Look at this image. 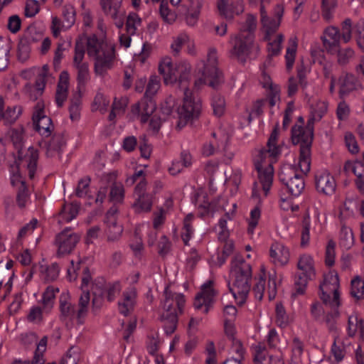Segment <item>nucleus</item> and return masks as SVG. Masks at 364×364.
Masks as SVG:
<instances>
[{
	"instance_id": "nucleus-1",
	"label": "nucleus",
	"mask_w": 364,
	"mask_h": 364,
	"mask_svg": "<svg viewBox=\"0 0 364 364\" xmlns=\"http://www.w3.org/2000/svg\"><path fill=\"white\" fill-rule=\"evenodd\" d=\"M159 72L166 85L178 83L183 92V105L178 108V121L176 127L181 129L189 122L198 118L201 112V101L188 89L191 79V65L181 62L175 65L169 57L164 58L159 65Z\"/></svg>"
},
{
	"instance_id": "nucleus-2",
	"label": "nucleus",
	"mask_w": 364,
	"mask_h": 364,
	"mask_svg": "<svg viewBox=\"0 0 364 364\" xmlns=\"http://www.w3.org/2000/svg\"><path fill=\"white\" fill-rule=\"evenodd\" d=\"M229 289L240 305L243 304L250 290L252 267L241 256H235L231 263Z\"/></svg>"
},
{
	"instance_id": "nucleus-3",
	"label": "nucleus",
	"mask_w": 364,
	"mask_h": 364,
	"mask_svg": "<svg viewBox=\"0 0 364 364\" xmlns=\"http://www.w3.org/2000/svg\"><path fill=\"white\" fill-rule=\"evenodd\" d=\"M87 53L95 61L94 70L97 75L103 76L114 67L116 59L114 44L93 36L87 39Z\"/></svg>"
},
{
	"instance_id": "nucleus-4",
	"label": "nucleus",
	"mask_w": 364,
	"mask_h": 364,
	"mask_svg": "<svg viewBox=\"0 0 364 364\" xmlns=\"http://www.w3.org/2000/svg\"><path fill=\"white\" fill-rule=\"evenodd\" d=\"M314 129V126L308 122L304 127L301 125H294L291 128V141L294 145L299 146V166L304 174L310 171Z\"/></svg>"
},
{
	"instance_id": "nucleus-5",
	"label": "nucleus",
	"mask_w": 364,
	"mask_h": 364,
	"mask_svg": "<svg viewBox=\"0 0 364 364\" xmlns=\"http://www.w3.org/2000/svg\"><path fill=\"white\" fill-rule=\"evenodd\" d=\"M164 299L162 301L163 311L160 321L163 323L164 328L167 335L172 334L177 328L178 313L183 312L186 300L183 294L171 292L168 288L164 291Z\"/></svg>"
},
{
	"instance_id": "nucleus-6",
	"label": "nucleus",
	"mask_w": 364,
	"mask_h": 364,
	"mask_svg": "<svg viewBox=\"0 0 364 364\" xmlns=\"http://www.w3.org/2000/svg\"><path fill=\"white\" fill-rule=\"evenodd\" d=\"M90 295L89 291H83L79 299L78 309L75 311V306L68 301V295H62L60 298V318L73 320L76 317L77 323H83L84 318L87 316Z\"/></svg>"
},
{
	"instance_id": "nucleus-7",
	"label": "nucleus",
	"mask_w": 364,
	"mask_h": 364,
	"mask_svg": "<svg viewBox=\"0 0 364 364\" xmlns=\"http://www.w3.org/2000/svg\"><path fill=\"white\" fill-rule=\"evenodd\" d=\"M218 58L214 49L210 50L208 54L207 63L203 65L202 77L195 81L194 85L199 89L203 84L216 89L223 82V75L217 68Z\"/></svg>"
},
{
	"instance_id": "nucleus-8",
	"label": "nucleus",
	"mask_w": 364,
	"mask_h": 364,
	"mask_svg": "<svg viewBox=\"0 0 364 364\" xmlns=\"http://www.w3.org/2000/svg\"><path fill=\"white\" fill-rule=\"evenodd\" d=\"M279 178L293 196H299L304 189L305 183L303 176L293 166H283L280 169Z\"/></svg>"
},
{
	"instance_id": "nucleus-9",
	"label": "nucleus",
	"mask_w": 364,
	"mask_h": 364,
	"mask_svg": "<svg viewBox=\"0 0 364 364\" xmlns=\"http://www.w3.org/2000/svg\"><path fill=\"white\" fill-rule=\"evenodd\" d=\"M339 279L337 274H328L324 278L323 283L319 286L321 291L320 298L323 302L329 304L333 308H338L339 301Z\"/></svg>"
},
{
	"instance_id": "nucleus-10",
	"label": "nucleus",
	"mask_w": 364,
	"mask_h": 364,
	"mask_svg": "<svg viewBox=\"0 0 364 364\" xmlns=\"http://www.w3.org/2000/svg\"><path fill=\"white\" fill-rule=\"evenodd\" d=\"M80 240V235L71 228H66L55 236V245L57 247V256L60 257L70 254Z\"/></svg>"
},
{
	"instance_id": "nucleus-11",
	"label": "nucleus",
	"mask_w": 364,
	"mask_h": 364,
	"mask_svg": "<svg viewBox=\"0 0 364 364\" xmlns=\"http://www.w3.org/2000/svg\"><path fill=\"white\" fill-rule=\"evenodd\" d=\"M85 46L81 40H77L75 46V55L73 65L76 69L78 86L84 85L89 80L88 63L83 62Z\"/></svg>"
},
{
	"instance_id": "nucleus-12",
	"label": "nucleus",
	"mask_w": 364,
	"mask_h": 364,
	"mask_svg": "<svg viewBox=\"0 0 364 364\" xmlns=\"http://www.w3.org/2000/svg\"><path fill=\"white\" fill-rule=\"evenodd\" d=\"M147 181L142 178L134 188V196L135 198L133 208L138 213L149 212L153 204L152 194L146 193Z\"/></svg>"
},
{
	"instance_id": "nucleus-13",
	"label": "nucleus",
	"mask_w": 364,
	"mask_h": 364,
	"mask_svg": "<svg viewBox=\"0 0 364 364\" xmlns=\"http://www.w3.org/2000/svg\"><path fill=\"white\" fill-rule=\"evenodd\" d=\"M122 0H100L105 15L109 17L114 25L121 28L124 25L125 12L122 9Z\"/></svg>"
},
{
	"instance_id": "nucleus-14",
	"label": "nucleus",
	"mask_w": 364,
	"mask_h": 364,
	"mask_svg": "<svg viewBox=\"0 0 364 364\" xmlns=\"http://www.w3.org/2000/svg\"><path fill=\"white\" fill-rule=\"evenodd\" d=\"M33 114L35 129L43 136H49L54 129L51 119L44 114L43 105L38 102Z\"/></svg>"
},
{
	"instance_id": "nucleus-15",
	"label": "nucleus",
	"mask_w": 364,
	"mask_h": 364,
	"mask_svg": "<svg viewBox=\"0 0 364 364\" xmlns=\"http://www.w3.org/2000/svg\"><path fill=\"white\" fill-rule=\"evenodd\" d=\"M213 282L208 281L201 287L200 291L196 296L194 306L196 309H201L203 306V312L207 314L211 308L216 292L213 287Z\"/></svg>"
},
{
	"instance_id": "nucleus-16",
	"label": "nucleus",
	"mask_w": 364,
	"mask_h": 364,
	"mask_svg": "<svg viewBox=\"0 0 364 364\" xmlns=\"http://www.w3.org/2000/svg\"><path fill=\"white\" fill-rule=\"evenodd\" d=\"M255 38L251 35L247 36L238 33L232 39V49L231 53L235 55L238 59L245 60L248 56L254 46Z\"/></svg>"
},
{
	"instance_id": "nucleus-17",
	"label": "nucleus",
	"mask_w": 364,
	"mask_h": 364,
	"mask_svg": "<svg viewBox=\"0 0 364 364\" xmlns=\"http://www.w3.org/2000/svg\"><path fill=\"white\" fill-rule=\"evenodd\" d=\"M315 183L316 190L325 195H332L336 187L334 178L326 171H318L316 173Z\"/></svg>"
},
{
	"instance_id": "nucleus-18",
	"label": "nucleus",
	"mask_w": 364,
	"mask_h": 364,
	"mask_svg": "<svg viewBox=\"0 0 364 364\" xmlns=\"http://www.w3.org/2000/svg\"><path fill=\"white\" fill-rule=\"evenodd\" d=\"M340 84L339 96L343 98L351 92L358 90L361 85L356 77L350 73L341 75L338 79Z\"/></svg>"
},
{
	"instance_id": "nucleus-19",
	"label": "nucleus",
	"mask_w": 364,
	"mask_h": 364,
	"mask_svg": "<svg viewBox=\"0 0 364 364\" xmlns=\"http://www.w3.org/2000/svg\"><path fill=\"white\" fill-rule=\"evenodd\" d=\"M255 168L258 172V177L259 182L262 185V189L264 192L265 196H267L270 188L272 184L274 168L272 164H268L265 168H262V166L259 161H255Z\"/></svg>"
},
{
	"instance_id": "nucleus-20",
	"label": "nucleus",
	"mask_w": 364,
	"mask_h": 364,
	"mask_svg": "<svg viewBox=\"0 0 364 364\" xmlns=\"http://www.w3.org/2000/svg\"><path fill=\"white\" fill-rule=\"evenodd\" d=\"M136 291L135 288H130L122 294V300L118 302L119 311L127 316L133 311L136 304Z\"/></svg>"
},
{
	"instance_id": "nucleus-21",
	"label": "nucleus",
	"mask_w": 364,
	"mask_h": 364,
	"mask_svg": "<svg viewBox=\"0 0 364 364\" xmlns=\"http://www.w3.org/2000/svg\"><path fill=\"white\" fill-rule=\"evenodd\" d=\"M339 30L336 27H328L324 32L323 43L328 52L333 53L339 47L341 39Z\"/></svg>"
},
{
	"instance_id": "nucleus-22",
	"label": "nucleus",
	"mask_w": 364,
	"mask_h": 364,
	"mask_svg": "<svg viewBox=\"0 0 364 364\" xmlns=\"http://www.w3.org/2000/svg\"><path fill=\"white\" fill-rule=\"evenodd\" d=\"M65 145V139L63 133H56L53 134L51 139L46 144V156L48 157H53L55 155L60 156Z\"/></svg>"
},
{
	"instance_id": "nucleus-23",
	"label": "nucleus",
	"mask_w": 364,
	"mask_h": 364,
	"mask_svg": "<svg viewBox=\"0 0 364 364\" xmlns=\"http://www.w3.org/2000/svg\"><path fill=\"white\" fill-rule=\"evenodd\" d=\"M270 257L274 263L279 265H285L289 259V250L281 243H274L269 250Z\"/></svg>"
},
{
	"instance_id": "nucleus-24",
	"label": "nucleus",
	"mask_w": 364,
	"mask_h": 364,
	"mask_svg": "<svg viewBox=\"0 0 364 364\" xmlns=\"http://www.w3.org/2000/svg\"><path fill=\"white\" fill-rule=\"evenodd\" d=\"M4 106V99L0 96V121L4 119L6 124H13L21 115L22 107L20 106L8 107L5 112H3Z\"/></svg>"
},
{
	"instance_id": "nucleus-25",
	"label": "nucleus",
	"mask_w": 364,
	"mask_h": 364,
	"mask_svg": "<svg viewBox=\"0 0 364 364\" xmlns=\"http://www.w3.org/2000/svg\"><path fill=\"white\" fill-rule=\"evenodd\" d=\"M278 136L277 128L275 127L272 131L267 143V149H262L259 151V156L261 159L265 158L267 154L269 156L275 157L279 154V147L277 146V140Z\"/></svg>"
},
{
	"instance_id": "nucleus-26",
	"label": "nucleus",
	"mask_w": 364,
	"mask_h": 364,
	"mask_svg": "<svg viewBox=\"0 0 364 364\" xmlns=\"http://www.w3.org/2000/svg\"><path fill=\"white\" fill-rule=\"evenodd\" d=\"M46 78L38 75L34 85L27 84L25 86L31 100L36 101L42 95L46 86Z\"/></svg>"
},
{
	"instance_id": "nucleus-27",
	"label": "nucleus",
	"mask_w": 364,
	"mask_h": 364,
	"mask_svg": "<svg viewBox=\"0 0 364 364\" xmlns=\"http://www.w3.org/2000/svg\"><path fill=\"white\" fill-rule=\"evenodd\" d=\"M107 235V240L109 242L118 241L123 232L122 225L117 223V221L111 220L110 223H106V229L105 230Z\"/></svg>"
},
{
	"instance_id": "nucleus-28",
	"label": "nucleus",
	"mask_w": 364,
	"mask_h": 364,
	"mask_svg": "<svg viewBox=\"0 0 364 364\" xmlns=\"http://www.w3.org/2000/svg\"><path fill=\"white\" fill-rule=\"evenodd\" d=\"M93 295L92 304L93 310L100 309L103 304L105 294H103V279L95 281L92 287Z\"/></svg>"
},
{
	"instance_id": "nucleus-29",
	"label": "nucleus",
	"mask_w": 364,
	"mask_h": 364,
	"mask_svg": "<svg viewBox=\"0 0 364 364\" xmlns=\"http://www.w3.org/2000/svg\"><path fill=\"white\" fill-rule=\"evenodd\" d=\"M38 160V151L33 148H29L28 153L25 156V161L26 162V167L28 171V176L31 179H33L35 176Z\"/></svg>"
},
{
	"instance_id": "nucleus-30",
	"label": "nucleus",
	"mask_w": 364,
	"mask_h": 364,
	"mask_svg": "<svg viewBox=\"0 0 364 364\" xmlns=\"http://www.w3.org/2000/svg\"><path fill=\"white\" fill-rule=\"evenodd\" d=\"M257 28V18L255 16L248 14L245 22L241 23L239 33L241 35H251L255 38V32Z\"/></svg>"
},
{
	"instance_id": "nucleus-31",
	"label": "nucleus",
	"mask_w": 364,
	"mask_h": 364,
	"mask_svg": "<svg viewBox=\"0 0 364 364\" xmlns=\"http://www.w3.org/2000/svg\"><path fill=\"white\" fill-rule=\"evenodd\" d=\"M10 43L0 38V71L4 70L9 63Z\"/></svg>"
},
{
	"instance_id": "nucleus-32",
	"label": "nucleus",
	"mask_w": 364,
	"mask_h": 364,
	"mask_svg": "<svg viewBox=\"0 0 364 364\" xmlns=\"http://www.w3.org/2000/svg\"><path fill=\"white\" fill-rule=\"evenodd\" d=\"M79 210L80 205L77 203L65 204L60 212V216L64 222L69 223L76 218Z\"/></svg>"
},
{
	"instance_id": "nucleus-33",
	"label": "nucleus",
	"mask_w": 364,
	"mask_h": 364,
	"mask_svg": "<svg viewBox=\"0 0 364 364\" xmlns=\"http://www.w3.org/2000/svg\"><path fill=\"white\" fill-rule=\"evenodd\" d=\"M263 78V87L269 88V92L268 94L269 104V106L272 107L279 101V89L277 86L273 85L269 76L264 75Z\"/></svg>"
},
{
	"instance_id": "nucleus-34",
	"label": "nucleus",
	"mask_w": 364,
	"mask_h": 364,
	"mask_svg": "<svg viewBox=\"0 0 364 364\" xmlns=\"http://www.w3.org/2000/svg\"><path fill=\"white\" fill-rule=\"evenodd\" d=\"M81 93L80 91L75 92L70 99L69 107L70 118L72 121L77 120L80 115Z\"/></svg>"
},
{
	"instance_id": "nucleus-35",
	"label": "nucleus",
	"mask_w": 364,
	"mask_h": 364,
	"mask_svg": "<svg viewBox=\"0 0 364 364\" xmlns=\"http://www.w3.org/2000/svg\"><path fill=\"white\" fill-rule=\"evenodd\" d=\"M353 244L354 237L352 230L350 228L343 225L340 232V246L346 250H349L353 247Z\"/></svg>"
},
{
	"instance_id": "nucleus-36",
	"label": "nucleus",
	"mask_w": 364,
	"mask_h": 364,
	"mask_svg": "<svg viewBox=\"0 0 364 364\" xmlns=\"http://www.w3.org/2000/svg\"><path fill=\"white\" fill-rule=\"evenodd\" d=\"M297 41L298 40L296 36L291 37L289 39V46L287 48V53L285 55L287 69H291L294 65L298 45Z\"/></svg>"
},
{
	"instance_id": "nucleus-37",
	"label": "nucleus",
	"mask_w": 364,
	"mask_h": 364,
	"mask_svg": "<svg viewBox=\"0 0 364 364\" xmlns=\"http://www.w3.org/2000/svg\"><path fill=\"white\" fill-rule=\"evenodd\" d=\"M41 272L43 275V279L47 282L55 280L60 272V267L56 262L52 263L49 266L41 265Z\"/></svg>"
},
{
	"instance_id": "nucleus-38",
	"label": "nucleus",
	"mask_w": 364,
	"mask_h": 364,
	"mask_svg": "<svg viewBox=\"0 0 364 364\" xmlns=\"http://www.w3.org/2000/svg\"><path fill=\"white\" fill-rule=\"evenodd\" d=\"M327 112V105L324 102H318L315 107H311V115L308 122L314 125L316 121H319Z\"/></svg>"
},
{
	"instance_id": "nucleus-39",
	"label": "nucleus",
	"mask_w": 364,
	"mask_h": 364,
	"mask_svg": "<svg viewBox=\"0 0 364 364\" xmlns=\"http://www.w3.org/2000/svg\"><path fill=\"white\" fill-rule=\"evenodd\" d=\"M193 218L194 215L192 213H189L183 220V227L181 231V238L186 245H188V242L193 233V229L191 225Z\"/></svg>"
},
{
	"instance_id": "nucleus-40",
	"label": "nucleus",
	"mask_w": 364,
	"mask_h": 364,
	"mask_svg": "<svg viewBox=\"0 0 364 364\" xmlns=\"http://www.w3.org/2000/svg\"><path fill=\"white\" fill-rule=\"evenodd\" d=\"M63 23L62 26L70 28L75 22V9L73 6L66 4L63 8Z\"/></svg>"
},
{
	"instance_id": "nucleus-41",
	"label": "nucleus",
	"mask_w": 364,
	"mask_h": 364,
	"mask_svg": "<svg viewBox=\"0 0 364 364\" xmlns=\"http://www.w3.org/2000/svg\"><path fill=\"white\" fill-rule=\"evenodd\" d=\"M350 295L356 300H360L364 295V282L359 277H355L350 282Z\"/></svg>"
},
{
	"instance_id": "nucleus-42",
	"label": "nucleus",
	"mask_w": 364,
	"mask_h": 364,
	"mask_svg": "<svg viewBox=\"0 0 364 364\" xmlns=\"http://www.w3.org/2000/svg\"><path fill=\"white\" fill-rule=\"evenodd\" d=\"M202 8V2L198 1L196 6H191V9L188 11L186 15V23L190 26H194L196 25L200 9Z\"/></svg>"
},
{
	"instance_id": "nucleus-43",
	"label": "nucleus",
	"mask_w": 364,
	"mask_h": 364,
	"mask_svg": "<svg viewBox=\"0 0 364 364\" xmlns=\"http://www.w3.org/2000/svg\"><path fill=\"white\" fill-rule=\"evenodd\" d=\"M310 216L309 214L306 215L302 220L301 230V246L306 247L310 240Z\"/></svg>"
},
{
	"instance_id": "nucleus-44",
	"label": "nucleus",
	"mask_w": 364,
	"mask_h": 364,
	"mask_svg": "<svg viewBox=\"0 0 364 364\" xmlns=\"http://www.w3.org/2000/svg\"><path fill=\"white\" fill-rule=\"evenodd\" d=\"M159 14L162 19L167 23L171 24L176 19V14L169 9L168 2L166 0L161 1Z\"/></svg>"
},
{
	"instance_id": "nucleus-45",
	"label": "nucleus",
	"mask_w": 364,
	"mask_h": 364,
	"mask_svg": "<svg viewBox=\"0 0 364 364\" xmlns=\"http://www.w3.org/2000/svg\"><path fill=\"white\" fill-rule=\"evenodd\" d=\"M120 290L121 287L119 282L105 284L103 281V294H105L108 301H114Z\"/></svg>"
},
{
	"instance_id": "nucleus-46",
	"label": "nucleus",
	"mask_w": 364,
	"mask_h": 364,
	"mask_svg": "<svg viewBox=\"0 0 364 364\" xmlns=\"http://www.w3.org/2000/svg\"><path fill=\"white\" fill-rule=\"evenodd\" d=\"M313 276V274H307L303 272H301L296 276L294 286L296 294H302L304 293L308 281L311 279Z\"/></svg>"
},
{
	"instance_id": "nucleus-47",
	"label": "nucleus",
	"mask_w": 364,
	"mask_h": 364,
	"mask_svg": "<svg viewBox=\"0 0 364 364\" xmlns=\"http://www.w3.org/2000/svg\"><path fill=\"white\" fill-rule=\"evenodd\" d=\"M298 269L304 274H310L314 275L313 267V259L310 255H302L297 264Z\"/></svg>"
},
{
	"instance_id": "nucleus-48",
	"label": "nucleus",
	"mask_w": 364,
	"mask_h": 364,
	"mask_svg": "<svg viewBox=\"0 0 364 364\" xmlns=\"http://www.w3.org/2000/svg\"><path fill=\"white\" fill-rule=\"evenodd\" d=\"M58 291V289H55L53 287H48L43 294L42 303L43 309L46 311H50L54 304L55 292Z\"/></svg>"
},
{
	"instance_id": "nucleus-49",
	"label": "nucleus",
	"mask_w": 364,
	"mask_h": 364,
	"mask_svg": "<svg viewBox=\"0 0 364 364\" xmlns=\"http://www.w3.org/2000/svg\"><path fill=\"white\" fill-rule=\"evenodd\" d=\"M337 53V61L340 65H346L354 57V50L350 48H345L339 49L337 48L336 51H333L332 54Z\"/></svg>"
},
{
	"instance_id": "nucleus-50",
	"label": "nucleus",
	"mask_w": 364,
	"mask_h": 364,
	"mask_svg": "<svg viewBox=\"0 0 364 364\" xmlns=\"http://www.w3.org/2000/svg\"><path fill=\"white\" fill-rule=\"evenodd\" d=\"M211 105L213 109V114L216 117H221L225 110V102L223 97L217 94L213 97Z\"/></svg>"
},
{
	"instance_id": "nucleus-51",
	"label": "nucleus",
	"mask_w": 364,
	"mask_h": 364,
	"mask_svg": "<svg viewBox=\"0 0 364 364\" xmlns=\"http://www.w3.org/2000/svg\"><path fill=\"white\" fill-rule=\"evenodd\" d=\"M22 38L29 43H36L42 38V33L34 25H30L24 31Z\"/></svg>"
},
{
	"instance_id": "nucleus-52",
	"label": "nucleus",
	"mask_w": 364,
	"mask_h": 364,
	"mask_svg": "<svg viewBox=\"0 0 364 364\" xmlns=\"http://www.w3.org/2000/svg\"><path fill=\"white\" fill-rule=\"evenodd\" d=\"M141 24V19L138 15L132 13L127 16L126 22V30L129 35H134L137 29V27Z\"/></svg>"
},
{
	"instance_id": "nucleus-53",
	"label": "nucleus",
	"mask_w": 364,
	"mask_h": 364,
	"mask_svg": "<svg viewBox=\"0 0 364 364\" xmlns=\"http://www.w3.org/2000/svg\"><path fill=\"white\" fill-rule=\"evenodd\" d=\"M361 323H363V325L362 326L364 327L363 319H358L356 315H351L348 317V333L349 336H353L355 334L357 329H359L360 332L361 333Z\"/></svg>"
},
{
	"instance_id": "nucleus-54",
	"label": "nucleus",
	"mask_w": 364,
	"mask_h": 364,
	"mask_svg": "<svg viewBox=\"0 0 364 364\" xmlns=\"http://www.w3.org/2000/svg\"><path fill=\"white\" fill-rule=\"evenodd\" d=\"M141 106V113L140 116V121L141 123H146L148 121L149 117L155 110L156 105L151 100H149V101L143 103Z\"/></svg>"
},
{
	"instance_id": "nucleus-55",
	"label": "nucleus",
	"mask_w": 364,
	"mask_h": 364,
	"mask_svg": "<svg viewBox=\"0 0 364 364\" xmlns=\"http://www.w3.org/2000/svg\"><path fill=\"white\" fill-rule=\"evenodd\" d=\"M284 41V36L282 34H278L277 38L271 42H269L267 50L269 55L271 56L277 55L280 53L282 49V43Z\"/></svg>"
},
{
	"instance_id": "nucleus-56",
	"label": "nucleus",
	"mask_w": 364,
	"mask_h": 364,
	"mask_svg": "<svg viewBox=\"0 0 364 364\" xmlns=\"http://www.w3.org/2000/svg\"><path fill=\"white\" fill-rule=\"evenodd\" d=\"M28 198V188L23 181H21V186L16 196V202L18 205L22 208L26 206L27 200Z\"/></svg>"
},
{
	"instance_id": "nucleus-57",
	"label": "nucleus",
	"mask_w": 364,
	"mask_h": 364,
	"mask_svg": "<svg viewBox=\"0 0 364 364\" xmlns=\"http://www.w3.org/2000/svg\"><path fill=\"white\" fill-rule=\"evenodd\" d=\"M267 22L262 23L263 27L265 28L266 36L265 40L270 41V35L273 34L278 29L280 22L279 20L270 19L269 17L267 18Z\"/></svg>"
},
{
	"instance_id": "nucleus-58",
	"label": "nucleus",
	"mask_w": 364,
	"mask_h": 364,
	"mask_svg": "<svg viewBox=\"0 0 364 364\" xmlns=\"http://www.w3.org/2000/svg\"><path fill=\"white\" fill-rule=\"evenodd\" d=\"M261 211L258 207H255L250 212V218L248 220V228L247 232L250 234H253L255 228L258 224V221L260 218Z\"/></svg>"
},
{
	"instance_id": "nucleus-59",
	"label": "nucleus",
	"mask_w": 364,
	"mask_h": 364,
	"mask_svg": "<svg viewBox=\"0 0 364 364\" xmlns=\"http://www.w3.org/2000/svg\"><path fill=\"white\" fill-rule=\"evenodd\" d=\"M108 105L109 100L106 99L103 94L98 92L95 97L92 105V111H96L98 109L105 111Z\"/></svg>"
},
{
	"instance_id": "nucleus-60",
	"label": "nucleus",
	"mask_w": 364,
	"mask_h": 364,
	"mask_svg": "<svg viewBox=\"0 0 364 364\" xmlns=\"http://www.w3.org/2000/svg\"><path fill=\"white\" fill-rule=\"evenodd\" d=\"M124 189L122 184H113L110 189L109 198L114 202H121L123 200Z\"/></svg>"
},
{
	"instance_id": "nucleus-61",
	"label": "nucleus",
	"mask_w": 364,
	"mask_h": 364,
	"mask_svg": "<svg viewBox=\"0 0 364 364\" xmlns=\"http://www.w3.org/2000/svg\"><path fill=\"white\" fill-rule=\"evenodd\" d=\"M276 316L277 325L280 327H286L288 324V316L286 314L284 307L278 304L276 306Z\"/></svg>"
},
{
	"instance_id": "nucleus-62",
	"label": "nucleus",
	"mask_w": 364,
	"mask_h": 364,
	"mask_svg": "<svg viewBox=\"0 0 364 364\" xmlns=\"http://www.w3.org/2000/svg\"><path fill=\"white\" fill-rule=\"evenodd\" d=\"M335 247L336 243L332 240H329L326 249V264L331 267L335 262Z\"/></svg>"
},
{
	"instance_id": "nucleus-63",
	"label": "nucleus",
	"mask_w": 364,
	"mask_h": 364,
	"mask_svg": "<svg viewBox=\"0 0 364 364\" xmlns=\"http://www.w3.org/2000/svg\"><path fill=\"white\" fill-rule=\"evenodd\" d=\"M159 87L160 83L158 77L151 76L146 86L145 96L146 97H151L157 92L158 90L159 89Z\"/></svg>"
},
{
	"instance_id": "nucleus-64",
	"label": "nucleus",
	"mask_w": 364,
	"mask_h": 364,
	"mask_svg": "<svg viewBox=\"0 0 364 364\" xmlns=\"http://www.w3.org/2000/svg\"><path fill=\"white\" fill-rule=\"evenodd\" d=\"M28 321L40 323L43 321V310L39 306H33L27 316Z\"/></svg>"
}]
</instances>
